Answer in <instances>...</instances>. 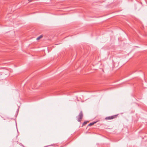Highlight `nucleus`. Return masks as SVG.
I'll return each mask as SVG.
<instances>
[{
    "label": "nucleus",
    "instance_id": "39448f33",
    "mask_svg": "<svg viewBox=\"0 0 147 147\" xmlns=\"http://www.w3.org/2000/svg\"><path fill=\"white\" fill-rule=\"evenodd\" d=\"M87 122L88 121H84L83 123L82 124V126H84V125H85L87 123Z\"/></svg>",
    "mask_w": 147,
    "mask_h": 147
},
{
    "label": "nucleus",
    "instance_id": "f03ea898",
    "mask_svg": "<svg viewBox=\"0 0 147 147\" xmlns=\"http://www.w3.org/2000/svg\"><path fill=\"white\" fill-rule=\"evenodd\" d=\"M117 115H115L109 117H107L105 118L106 120H111L112 119H114L117 118Z\"/></svg>",
    "mask_w": 147,
    "mask_h": 147
},
{
    "label": "nucleus",
    "instance_id": "7ed1b4c3",
    "mask_svg": "<svg viewBox=\"0 0 147 147\" xmlns=\"http://www.w3.org/2000/svg\"><path fill=\"white\" fill-rule=\"evenodd\" d=\"M96 123V122L91 123L88 124V126H91Z\"/></svg>",
    "mask_w": 147,
    "mask_h": 147
},
{
    "label": "nucleus",
    "instance_id": "423d86ee",
    "mask_svg": "<svg viewBox=\"0 0 147 147\" xmlns=\"http://www.w3.org/2000/svg\"><path fill=\"white\" fill-rule=\"evenodd\" d=\"M29 2H31L32 0H28Z\"/></svg>",
    "mask_w": 147,
    "mask_h": 147
},
{
    "label": "nucleus",
    "instance_id": "f257e3e1",
    "mask_svg": "<svg viewBox=\"0 0 147 147\" xmlns=\"http://www.w3.org/2000/svg\"><path fill=\"white\" fill-rule=\"evenodd\" d=\"M83 116V114L82 111H81L79 114L76 117V118L78 122H81Z\"/></svg>",
    "mask_w": 147,
    "mask_h": 147
},
{
    "label": "nucleus",
    "instance_id": "20e7f679",
    "mask_svg": "<svg viewBox=\"0 0 147 147\" xmlns=\"http://www.w3.org/2000/svg\"><path fill=\"white\" fill-rule=\"evenodd\" d=\"M43 36L42 35H41L40 36H38L37 38V40H39Z\"/></svg>",
    "mask_w": 147,
    "mask_h": 147
}]
</instances>
